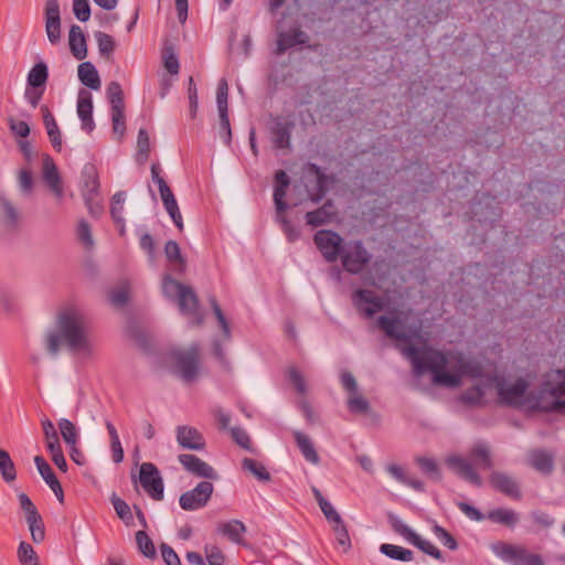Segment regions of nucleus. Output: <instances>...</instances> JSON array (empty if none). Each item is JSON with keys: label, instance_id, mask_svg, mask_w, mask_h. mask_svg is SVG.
Here are the masks:
<instances>
[{"label": "nucleus", "instance_id": "7c9ffc66", "mask_svg": "<svg viewBox=\"0 0 565 565\" xmlns=\"http://www.w3.org/2000/svg\"><path fill=\"white\" fill-rule=\"evenodd\" d=\"M487 519L493 523L514 527L519 521V514L512 509L498 508L489 511Z\"/></svg>", "mask_w": 565, "mask_h": 565}, {"label": "nucleus", "instance_id": "20e7f679", "mask_svg": "<svg viewBox=\"0 0 565 565\" xmlns=\"http://www.w3.org/2000/svg\"><path fill=\"white\" fill-rule=\"evenodd\" d=\"M489 382L494 384L499 403L512 407H529L531 409H547L541 402L537 393L527 392L529 383L520 377L513 383H509L501 376H493Z\"/></svg>", "mask_w": 565, "mask_h": 565}, {"label": "nucleus", "instance_id": "b1692460", "mask_svg": "<svg viewBox=\"0 0 565 565\" xmlns=\"http://www.w3.org/2000/svg\"><path fill=\"white\" fill-rule=\"evenodd\" d=\"M41 113L43 115V122L53 148L57 151H61L62 136L53 115L51 114L49 107L45 105L41 106Z\"/></svg>", "mask_w": 565, "mask_h": 565}, {"label": "nucleus", "instance_id": "13d9d810", "mask_svg": "<svg viewBox=\"0 0 565 565\" xmlns=\"http://www.w3.org/2000/svg\"><path fill=\"white\" fill-rule=\"evenodd\" d=\"M228 85L226 79L222 78L217 85L216 104L218 113H228Z\"/></svg>", "mask_w": 565, "mask_h": 565}, {"label": "nucleus", "instance_id": "3c124183", "mask_svg": "<svg viewBox=\"0 0 565 565\" xmlns=\"http://www.w3.org/2000/svg\"><path fill=\"white\" fill-rule=\"evenodd\" d=\"M409 543L415 545L416 547H418L420 551L428 554L429 556H431L438 561L443 559L440 551L430 541L420 537L417 533L411 540Z\"/></svg>", "mask_w": 565, "mask_h": 565}, {"label": "nucleus", "instance_id": "bf43d9fd", "mask_svg": "<svg viewBox=\"0 0 565 565\" xmlns=\"http://www.w3.org/2000/svg\"><path fill=\"white\" fill-rule=\"evenodd\" d=\"M433 533L446 547H448L451 551L457 550V541L446 529L438 524H435L433 526Z\"/></svg>", "mask_w": 565, "mask_h": 565}, {"label": "nucleus", "instance_id": "dca6fc26", "mask_svg": "<svg viewBox=\"0 0 565 565\" xmlns=\"http://www.w3.org/2000/svg\"><path fill=\"white\" fill-rule=\"evenodd\" d=\"M177 441L184 449L202 450L205 447L203 435L192 426H178L175 429Z\"/></svg>", "mask_w": 565, "mask_h": 565}, {"label": "nucleus", "instance_id": "f704fd0d", "mask_svg": "<svg viewBox=\"0 0 565 565\" xmlns=\"http://www.w3.org/2000/svg\"><path fill=\"white\" fill-rule=\"evenodd\" d=\"M107 99L111 110H125L124 93L118 82H110L107 86Z\"/></svg>", "mask_w": 565, "mask_h": 565}, {"label": "nucleus", "instance_id": "4468645a", "mask_svg": "<svg viewBox=\"0 0 565 565\" xmlns=\"http://www.w3.org/2000/svg\"><path fill=\"white\" fill-rule=\"evenodd\" d=\"M295 124L286 118L276 117L270 126V136L274 148L287 149L290 147V137Z\"/></svg>", "mask_w": 565, "mask_h": 565}, {"label": "nucleus", "instance_id": "a211bd4d", "mask_svg": "<svg viewBox=\"0 0 565 565\" xmlns=\"http://www.w3.org/2000/svg\"><path fill=\"white\" fill-rule=\"evenodd\" d=\"M77 115L82 121V129L92 132L95 129L93 120V98L92 94L81 89L77 97Z\"/></svg>", "mask_w": 565, "mask_h": 565}, {"label": "nucleus", "instance_id": "393cba45", "mask_svg": "<svg viewBox=\"0 0 565 565\" xmlns=\"http://www.w3.org/2000/svg\"><path fill=\"white\" fill-rule=\"evenodd\" d=\"M377 324L388 338L403 342L408 341V337L403 332L402 322L398 318L381 316L377 320Z\"/></svg>", "mask_w": 565, "mask_h": 565}, {"label": "nucleus", "instance_id": "864d4df0", "mask_svg": "<svg viewBox=\"0 0 565 565\" xmlns=\"http://www.w3.org/2000/svg\"><path fill=\"white\" fill-rule=\"evenodd\" d=\"M129 299V285L122 282L117 288L113 289L109 294V300L115 307H122Z\"/></svg>", "mask_w": 565, "mask_h": 565}, {"label": "nucleus", "instance_id": "9b49d317", "mask_svg": "<svg viewBox=\"0 0 565 565\" xmlns=\"http://www.w3.org/2000/svg\"><path fill=\"white\" fill-rule=\"evenodd\" d=\"M352 303L365 318H372L384 308L383 298L370 289H356L352 294Z\"/></svg>", "mask_w": 565, "mask_h": 565}, {"label": "nucleus", "instance_id": "e433bc0d", "mask_svg": "<svg viewBox=\"0 0 565 565\" xmlns=\"http://www.w3.org/2000/svg\"><path fill=\"white\" fill-rule=\"evenodd\" d=\"M242 468L250 472L259 481L270 480V473L267 471L266 467L255 459L244 458L242 461Z\"/></svg>", "mask_w": 565, "mask_h": 565}, {"label": "nucleus", "instance_id": "f03ea898", "mask_svg": "<svg viewBox=\"0 0 565 565\" xmlns=\"http://www.w3.org/2000/svg\"><path fill=\"white\" fill-rule=\"evenodd\" d=\"M57 331L46 335V349L55 355L64 340L71 351L87 352L89 350L88 327L84 313L76 307L64 308L57 316Z\"/></svg>", "mask_w": 565, "mask_h": 565}, {"label": "nucleus", "instance_id": "c03bdc74", "mask_svg": "<svg viewBox=\"0 0 565 565\" xmlns=\"http://www.w3.org/2000/svg\"><path fill=\"white\" fill-rule=\"evenodd\" d=\"M486 395V390L481 385H476L470 388H467L460 396V399L463 404L467 405H481L483 397Z\"/></svg>", "mask_w": 565, "mask_h": 565}, {"label": "nucleus", "instance_id": "412c9836", "mask_svg": "<svg viewBox=\"0 0 565 565\" xmlns=\"http://www.w3.org/2000/svg\"><path fill=\"white\" fill-rule=\"evenodd\" d=\"M68 44L75 58L82 61L87 56L86 39L79 25L73 24L70 28Z\"/></svg>", "mask_w": 565, "mask_h": 565}, {"label": "nucleus", "instance_id": "4d7b16f0", "mask_svg": "<svg viewBox=\"0 0 565 565\" xmlns=\"http://www.w3.org/2000/svg\"><path fill=\"white\" fill-rule=\"evenodd\" d=\"M1 205L4 213L6 225L11 228L15 227L20 220L19 212L7 199H1Z\"/></svg>", "mask_w": 565, "mask_h": 565}, {"label": "nucleus", "instance_id": "49530a36", "mask_svg": "<svg viewBox=\"0 0 565 565\" xmlns=\"http://www.w3.org/2000/svg\"><path fill=\"white\" fill-rule=\"evenodd\" d=\"M76 236L86 249H92L94 247L95 242L92 235V228L87 221L79 220L76 228Z\"/></svg>", "mask_w": 565, "mask_h": 565}, {"label": "nucleus", "instance_id": "09e8293b", "mask_svg": "<svg viewBox=\"0 0 565 565\" xmlns=\"http://www.w3.org/2000/svg\"><path fill=\"white\" fill-rule=\"evenodd\" d=\"M164 254L170 263L180 266V271L184 270L185 262L181 255V249L175 241H168L164 246Z\"/></svg>", "mask_w": 565, "mask_h": 565}, {"label": "nucleus", "instance_id": "a878e982", "mask_svg": "<svg viewBox=\"0 0 565 565\" xmlns=\"http://www.w3.org/2000/svg\"><path fill=\"white\" fill-rule=\"evenodd\" d=\"M177 302L180 311L183 315L194 318L199 316V300L192 288L186 286L185 289L180 294Z\"/></svg>", "mask_w": 565, "mask_h": 565}, {"label": "nucleus", "instance_id": "9d476101", "mask_svg": "<svg viewBox=\"0 0 565 565\" xmlns=\"http://www.w3.org/2000/svg\"><path fill=\"white\" fill-rule=\"evenodd\" d=\"M214 487L210 481H201L190 491L181 494L180 507L185 511H195L204 508L211 499Z\"/></svg>", "mask_w": 565, "mask_h": 565}, {"label": "nucleus", "instance_id": "58836bf2", "mask_svg": "<svg viewBox=\"0 0 565 565\" xmlns=\"http://www.w3.org/2000/svg\"><path fill=\"white\" fill-rule=\"evenodd\" d=\"M137 147L138 151L136 154V160L138 163L142 164L148 160L150 153V138L146 129L141 128L139 130Z\"/></svg>", "mask_w": 565, "mask_h": 565}, {"label": "nucleus", "instance_id": "f257e3e1", "mask_svg": "<svg viewBox=\"0 0 565 565\" xmlns=\"http://www.w3.org/2000/svg\"><path fill=\"white\" fill-rule=\"evenodd\" d=\"M403 354L412 362L413 372L416 376L429 371L435 384L455 387L460 384L462 375L472 377L480 375L479 366H473L462 359L459 360V373L447 372V354L429 347L417 348L411 344L403 349Z\"/></svg>", "mask_w": 565, "mask_h": 565}, {"label": "nucleus", "instance_id": "0eeeda50", "mask_svg": "<svg viewBox=\"0 0 565 565\" xmlns=\"http://www.w3.org/2000/svg\"><path fill=\"white\" fill-rule=\"evenodd\" d=\"M171 359L180 377L185 382H192L199 374L200 350L196 344L188 349H177L171 352Z\"/></svg>", "mask_w": 565, "mask_h": 565}, {"label": "nucleus", "instance_id": "0e129e2a", "mask_svg": "<svg viewBox=\"0 0 565 565\" xmlns=\"http://www.w3.org/2000/svg\"><path fill=\"white\" fill-rule=\"evenodd\" d=\"M348 407L352 413H366L369 409V402L355 392L349 397Z\"/></svg>", "mask_w": 565, "mask_h": 565}, {"label": "nucleus", "instance_id": "f8f14e48", "mask_svg": "<svg viewBox=\"0 0 565 565\" xmlns=\"http://www.w3.org/2000/svg\"><path fill=\"white\" fill-rule=\"evenodd\" d=\"M44 21L47 40L52 45L61 42V9L58 0H46L44 4Z\"/></svg>", "mask_w": 565, "mask_h": 565}, {"label": "nucleus", "instance_id": "de8ad7c7", "mask_svg": "<svg viewBox=\"0 0 565 565\" xmlns=\"http://www.w3.org/2000/svg\"><path fill=\"white\" fill-rule=\"evenodd\" d=\"M111 503L116 511V514L118 518L126 524L131 525L132 524V513L130 510V507L120 498L116 497L115 494L111 497Z\"/></svg>", "mask_w": 565, "mask_h": 565}, {"label": "nucleus", "instance_id": "7ed1b4c3", "mask_svg": "<svg viewBox=\"0 0 565 565\" xmlns=\"http://www.w3.org/2000/svg\"><path fill=\"white\" fill-rule=\"evenodd\" d=\"M446 463L461 479H465L476 487L482 486V479L476 469L488 470L493 467L489 446L483 443L476 444L469 450L467 458L456 455L449 456L446 459Z\"/></svg>", "mask_w": 565, "mask_h": 565}, {"label": "nucleus", "instance_id": "ea45409f", "mask_svg": "<svg viewBox=\"0 0 565 565\" xmlns=\"http://www.w3.org/2000/svg\"><path fill=\"white\" fill-rule=\"evenodd\" d=\"M58 429L67 446H73V444H77L78 431L71 420L66 418H61L58 420Z\"/></svg>", "mask_w": 565, "mask_h": 565}, {"label": "nucleus", "instance_id": "72a5a7b5", "mask_svg": "<svg viewBox=\"0 0 565 565\" xmlns=\"http://www.w3.org/2000/svg\"><path fill=\"white\" fill-rule=\"evenodd\" d=\"M380 552L392 559H397L402 562L412 561L414 555L413 552L408 548L388 543L382 544L380 546Z\"/></svg>", "mask_w": 565, "mask_h": 565}, {"label": "nucleus", "instance_id": "6e6d98bb", "mask_svg": "<svg viewBox=\"0 0 565 565\" xmlns=\"http://www.w3.org/2000/svg\"><path fill=\"white\" fill-rule=\"evenodd\" d=\"M186 286L181 282L166 277L162 285V291L166 297L178 300L180 294L185 289Z\"/></svg>", "mask_w": 565, "mask_h": 565}, {"label": "nucleus", "instance_id": "bb28decb", "mask_svg": "<svg viewBox=\"0 0 565 565\" xmlns=\"http://www.w3.org/2000/svg\"><path fill=\"white\" fill-rule=\"evenodd\" d=\"M529 463L542 473H551L553 470L552 455L542 449H534L529 454Z\"/></svg>", "mask_w": 565, "mask_h": 565}, {"label": "nucleus", "instance_id": "69168bd1", "mask_svg": "<svg viewBox=\"0 0 565 565\" xmlns=\"http://www.w3.org/2000/svg\"><path fill=\"white\" fill-rule=\"evenodd\" d=\"M73 12L79 21H88L90 18V7L88 0H73Z\"/></svg>", "mask_w": 565, "mask_h": 565}, {"label": "nucleus", "instance_id": "f3484780", "mask_svg": "<svg viewBox=\"0 0 565 565\" xmlns=\"http://www.w3.org/2000/svg\"><path fill=\"white\" fill-rule=\"evenodd\" d=\"M562 380L554 386H551L548 382H544L537 395L542 398V395L550 393L554 398L551 406H546V411H559L565 409V371L557 370L555 372Z\"/></svg>", "mask_w": 565, "mask_h": 565}, {"label": "nucleus", "instance_id": "680f3d73", "mask_svg": "<svg viewBox=\"0 0 565 565\" xmlns=\"http://www.w3.org/2000/svg\"><path fill=\"white\" fill-rule=\"evenodd\" d=\"M332 529L339 545H341L344 551L349 550L351 541L344 522L341 520L340 523L332 524Z\"/></svg>", "mask_w": 565, "mask_h": 565}, {"label": "nucleus", "instance_id": "cd10ccee", "mask_svg": "<svg viewBox=\"0 0 565 565\" xmlns=\"http://www.w3.org/2000/svg\"><path fill=\"white\" fill-rule=\"evenodd\" d=\"M294 438L303 458L312 465H318L320 462V457L311 439L301 431H295Z\"/></svg>", "mask_w": 565, "mask_h": 565}, {"label": "nucleus", "instance_id": "473e14b6", "mask_svg": "<svg viewBox=\"0 0 565 565\" xmlns=\"http://www.w3.org/2000/svg\"><path fill=\"white\" fill-rule=\"evenodd\" d=\"M49 70L44 62L36 63L28 74V86L45 87Z\"/></svg>", "mask_w": 565, "mask_h": 565}, {"label": "nucleus", "instance_id": "4be33fe9", "mask_svg": "<svg viewBox=\"0 0 565 565\" xmlns=\"http://www.w3.org/2000/svg\"><path fill=\"white\" fill-rule=\"evenodd\" d=\"M217 531L235 544H245L243 535L246 532V526L242 521L231 520L220 523Z\"/></svg>", "mask_w": 565, "mask_h": 565}, {"label": "nucleus", "instance_id": "2f4dec72", "mask_svg": "<svg viewBox=\"0 0 565 565\" xmlns=\"http://www.w3.org/2000/svg\"><path fill=\"white\" fill-rule=\"evenodd\" d=\"M332 207L331 202H327L323 206L317 209L316 211L306 213V222L308 225L317 227L330 222L333 213L330 211Z\"/></svg>", "mask_w": 565, "mask_h": 565}, {"label": "nucleus", "instance_id": "8fccbe9b", "mask_svg": "<svg viewBox=\"0 0 565 565\" xmlns=\"http://www.w3.org/2000/svg\"><path fill=\"white\" fill-rule=\"evenodd\" d=\"M387 519L394 532L403 536L407 542H411V540L415 536L416 533L408 525H406L397 515L390 513L387 515Z\"/></svg>", "mask_w": 565, "mask_h": 565}, {"label": "nucleus", "instance_id": "5fc2aeb1", "mask_svg": "<svg viewBox=\"0 0 565 565\" xmlns=\"http://www.w3.org/2000/svg\"><path fill=\"white\" fill-rule=\"evenodd\" d=\"M95 39L97 41L100 55L108 57L115 50L114 39L104 32H96Z\"/></svg>", "mask_w": 565, "mask_h": 565}, {"label": "nucleus", "instance_id": "1a4fd4ad", "mask_svg": "<svg viewBox=\"0 0 565 565\" xmlns=\"http://www.w3.org/2000/svg\"><path fill=\"white\" fill-rule=\"evenodd\" d=\"M139 481L147 494L153 500L160 501L163 499V480L153 463L143 462L140 466Z\"/></svg>", "mask_w": 565, "mask_h": 565}, {"label": "nucleus", "instance_id": "79ce46f5", "mask_svg": "<svg viewBox=\"0 0 565 565\" xmlns=\"http://www.w3.org/2000/svg\"><path fill=\"white\" fill-rule=\"evenodd\" d=\"M34 463L38 468L39 473L41 475V477L43 478V480L50 488L58 482L51 466L46 462V460L42 456H35Z\"/></svg>", "mask_w": 565, "mask_h": 565}, {"label": "nucleus", "instance_id": "a18cd8bd", "mask_svg": "<svg viewBox=\"0 0 565 565\" xmlns=\"http://www.w3.org/2000/svg\"><path fill=\"white\" fill-rule=\"evenodd\" d=\"M416 462L420 467L422 471L427 475L434 481L441 480V473L437 462L431 458L418 457Z\"/></svg>", "mask_w": 565, "mask_h": 565}, {"label": "nucleus", "instance_id": "2eb2a0df", "mask_svg": "<svg viewBox=\"0 0 565 565\" xmlns=\"http://www.w3.org/2000/svg\"><path fill=\"white\" fill-rule=\"evenodd\" d=\"M490 484L499 492L514 500L521 499V490L518 481L508 473L493 471L489 477Z\"/></svg>", "mask_w": 565, "mask_h": 565}, {"label": "nucleus", "instance_id": "6ab92c4d", "mask_svg": "<svg viewBox=\"0 0 565 565\" xmlns=\"http://www.w3.org/2000/svg\"><path fill=\"white\" fill-rule=\"evenodd\" d=\"M307 170L316 179L315 189L309 191V196L312 202L318 203L326 195L330 179L316 163H308Z\"/></svg>", "mask_w": 565, "mask_h": 565}, {"label": "nucleus", "instance_id": "423d86ee", "mask_svg": "<svg viewBox=\"0 0 565 565\" xmlns=\"http://www.w3.org/2000/svg\"><path fill=\"white\" fill-rule=\"evenodd\" d=\"M339 258L344 270L358 275L369 265L372 255L361 241H351L344 244Z\"/></svg>", "mask_w": 565, "mask_h": 565}, {"label": "nucleus", "instance_id": "37998d69", "mask_svg": "<svg viewBox=\"0 0 565 565\" xmlns=\"http://www.w3.org/2000/svg\"><path fill=\"white\" fill-rule=\"evenodd\" d=\"M126 200L125 192H117L114 194L111 199V205H110V214L114 220V222L121 227H124V218H122V212H124V203Z\"/></svg>", "mask_w": 565, "mask_h": 565}, {"label": "nucleus", "instance_id": "e2e57ef3", "mask_svg": "<svg viewBox=\"0 0 565 565\" xmlns=\"http://www.w3.org/2000/svg\"><path fill=\"white\" fill-rule=\"evenodd\" d=\"M211 306H212L213 312L220 323V327L223 331V335H224L225 340H230L231 339L230 324H228L226 318L224 317L222 309L218 306L215 298H211Z\"/></svg>", "mask_w": 565, "mask_h": 565}, {"label": "nucleus", "instance_id": "052dcab7", "mask_svg": "<svg viewBox=\"0 0 565 565\" xmlns=\"http://www.w3.org/2000/svg\"><path fill=\"white\" fill-rule=\"evenodd\" d=\"M288 379L298 394L302 396L307 394L308 387L306 381L302 374L296 367L289 369Z\"/></svg>", "mask_w": 565, "mask_h": 565}, {"label": "nucleus", "instance_id": "338daca9", "mask_svg": "<svg viewBox=\"0 0 565 565\" xmlns=\"http://www.w3.org/2000/svg\"><path fill=\"white\" fill-rule=\"evenodd\" d=\"M45 87L28 86L24 92V97L32 108H36L43 97Z\"/></svg>", "mask_w": 565, "mask_h": 565}, {"label": "nucleus", "instance_id": "a19ab883", "mask_svg": "<svg viewBox=\"0 0 565 565\" xmlns=\"http://www.w3.org/2000/svg\"><path fill=\"white\" fill-rule=\"evenodd\" d=\"M136 543L139 552L143 556L149 558H153L156 556V547L146 531L141 530L136 533Z\"/></svg>", "mask_w": 565, "mask_h": 565}, {"label": "nucleus", "instance_id": "c756f323", "mask_svg": "<svg viewBox=\"0 0 565 565\" xmlns=\"http://www.w3.org/2000/svg\"><path fill=\"white\" fill-rule=\"evenodd\" d=\"M84 182L82 186L83 198L99 195V179L94 166H87L83 172Z\"/></svg>", "mask_w": 565, "mask_h": 565}, {"label": "nucleus", "instance_id": "5701e85b", "mask_svg": "<svg viewBox=\"0 0 565 565\" xmlns=\"http://www.w3.org/2000/svg\"><path fill=\"white\" fill-rule=\"evenodd\" d=\"M43 179L57 198L63 195L61 178L54 161L46 157L43 161Z\"/></svg>", "mask_w": 565, "mask_h": 565}, {"label": "nucleus", "instance_id": "c9c22d12", "mask_svg": "<svg viewBox=\"0 0 565 565\" xmlns=\"http://www.w3.org/2000/svg\"><path fill=\"white\" fill-rule=\"evenodd\" d=\"M0 475L6 482L17 479V470L9 452L0 448Z\"/></svg>", "mask_w": 565, "mask_h": 565}, {"label": "nucleus", "instance_id": "aec40b11", "mask_svg": "<svg viewBox=\"0 0 565 565\" xmlns=\"http://www.w3.org/2000/svg\"><path fill=\"white\" fill-rule=\"evenodd\" d=\"M307 41L308 35L299 29L281 32L277 40L276 54H284L288 49H291L298 44H305Z\"/></svg>", "mask_w": 565, "mask_h": 565}, {"label": "nucleus", "instance_id": "4c0bfd02", "mask_svg": "<svg viewBox=\"0 0 565 565\" xmlns=\"http://www.w3.org/2000/svg\"><path fill=\"white\" fill-rule=\"evenodd\" d=\"M17 555L21 565H40L39 555L33 546L26 542L19 544Z\"/></svg>", "mask_w": 565, "mask_h": 565}, {"label": "nucleus", "instance_id": "774afa93", "mask_svg": "<svg viewBox=\"0 0 565 565\" xmlns=\"http://www.w3.org/2000/svg\"><path fill=\"white\" fill-rule=\"evenodd\" d=\"M160 551L166 565H181L180 557L170 545L162 543Z\"/></svg>", "mask_w": 565, "mask_h": 565}, {"label": "nucleus", "instance_id": "c85d7f7f", "mask_svg": "<svg viewBox=\"0 0 565 565\" xmlns=\"http://www.w3.org/2000/svg\"><path fill=\"white\" fill-rule=\"evenodd\" d=\"M78 78L81 83L90 89L100 88V78L96 67L90 62H83L78 65Z\"/></svg>", "mask_w": 565, "mask_h": 565}, {"label": "nucleus", "instance_id": "ddd939ff", "mask_svg": "<svg viewBox=\"0 0 565 565\" xmlns=\"http://www.w3.org/2000/svg\"><path fill=\"white\" fill-rule=\"evenodd\" d=\"M178 460L188 472L196 477L209 480L217 479L214 468L194 455L181 454L178 456Z\"/></svg>", "mask_w": 565, "mask_h": 565}, {"label": "nucleus", "instance_id": "6e6552de", "mask_svg": "<svg viewBox=\"0 0 565 565\" xmlns=\"http://www.w3.org/2000/svg\"><path fill=\"white\" fill-rule=\"evenodd\" d=\"M313 242L328 263H334L339 259L345 243L343 238L331 230H320L313 236Z\"/></svg>", "mask_w": 565, "mask_h": 565}, {"label": "nucleus", "instance_id": "39448f33", "mask_svg": "<svg viewBox=\"0 0 565 565\" xmlns=\"http://www.w3.org/2000/svg\"><path fill=\"white\" fill-rule=\"evenodd\" d=\"M491 551L501 561L512 565H545L541 555L530 553L522 545L499 541L491 544Z\"/></svg>", "mask_w": 565, "mask_h": 565}, {"label": "nucleus", "instance_id": "603ef678", "mask_svg": "<svg viewBox=\"0 0 565 565\" xmlns=\"http://www.w3.org/2000/svg\"><path fill=\"white\" fill-rule=\"evenodd\" d=\"M26 523L34 543H41L45 537V529L42 516L28 518Z\"/></svg>", "mask_w": 565, "mask_h": 565}]
</instances>
